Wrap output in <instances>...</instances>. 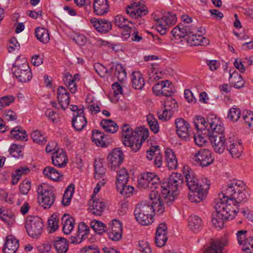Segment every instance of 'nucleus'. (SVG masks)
<instances>
[{"label":"nucleus","mask_w":253,"mask_h":253,"mask_svg":"<svg viewBox=\"0 0 253 253\" xmlns=\"http://www.w3.org/2000/svg\"><path fill=\"white\" fill-rule=\"evenodd\" d=\"M197 122H194L195 127L198 129L205 130L207 129L208 125L207 123V119L206 120L201 116L197 117Z\"/></svg>","instance_id":"55"},{"label":"nucleus","mask_w":253,"mask_h":253,"mask_svg":"<svg viewBox=\"0 0 253 253\" xmlns=\"http://www.w3.org/2000/svg\"><path fill=\"white\" fill-rule=\"evenodd\" d=\"M116 189L121 195L124 196H126L127 194L131 193L134 189L132 186L129 185L127 186L126 184H125V185L121 187H116Z\"/></svg>","instance_id":"61"},{"label":"nucleus","mask_w":253,"mask_h":253,"mask_svg":"<svg viewBox=\"0 0 253 253\" xmlns=\"http://www.w3.org/2000/svg\"><path fill=\"white\" fill-rule=\"evenodd\" d=\"M227 143L228 144L226 146V148L232 157L235 158H239L243 150V147L241 143L235 141L231 138L228 139V141Z\"/></svg>","instance_id":"21"},{"label":"nucleus","mask_w":253,"mask_h":253,"mask_svg":"<svg viewBox=\"0 0 253 253\" xmlns=\"http://www.w3.org/2000/svg\"><path fill=\"white\" fill-rule=\"evenodd\" d=\"M72 125L76 131H82L86 126L87 120L85 118L84 110H80L79 112L73 114Z\"/></svg>","instance_id":"19"},{"label":"nucleus","mask_w":253,"mask_h":253,"mask_svg":"<svg viewBox=\"0 0 253 253\" xmlns=\"http://www.w3.org/2000/svg\"><path fill=\"white\" fill-rule=\"evenodd\" d=\"M19 246L18 240L13 235H8L6 238L3 252V253H15Z\"/></svg>","instance_id":"25"},{"label":"nucleus","mask_w":253,"mask_h":253,"mask_svg":"<svg viewBox=\"0 0 253 253\" xmlns=\"http://www.w3.org/2000/svg\"><path fill=\"white\" fill-rule=\"evenodd\" d=\"M147 121L150 128L154 133H157L159 131V126L157 120L153 114H149L147 116Z\"/></svg>","instance_id":"45"},{"label":"nucleus","mask_w":253,"mask_h":253,"mask_svg":"<svg viewBox=\"0 0 253 253\" xmlns=\"http://www.w3.org/2000/svg\"><path fill=\"white\" fill-rule=\"evenodd\" d=\"M195 27H190L188 25H184V24H179L174 27L171 31V33L174 37H178L179 38L188 37L189 35L196 31Z\"/></svg>","instance_id":"17"},{"label":"nucleus","mask_w":253,"mask_h":253,"mask_svg":"<svg viewBox=\"0 0 253 253\" xmlns=\"http://www.w3.org/2000/svg\"><path fill=\"white\" fill-rule=\"evenodd\" d=\"M138 185L143 189H157L162 184L159 176L154 172H148L140 175L138 179ZM161 191V189H160Z\"/></svg>","instance_id":"8"},{"label":"nucleus","mask_w":253,"mask_h":253,"mask_svg":"<svg viewBox=\"0 0 253 253\" xmlns=\"http://www.w3.org/2000/svg\"><path fill=\"white\" fill-rule=\"evenodd\" d=\"M10 155L14 158H19L23 155L22 154V146L13 144L9 150Z\"/></svg>","instance_id":"57"},{"label":"nucleus","mask_w":253,"mask_h":253,"mask_svg":"<svg viewBox=\"0 0 253 253\" xmlns=\"http://www.w3.org/2000/svg\"><path fill=\"white\" fill-rule=\"evenodd\" d=\"M192 159L198 164L203 167L209 166L213 161L211 153L210 150L206 149L198 151L193 155Z\"/></svg>","instance_id":"11"},{"label":"nucleus","mask_w":253,"mask_h":253,"mask_svg":"<svg viewBox=\"0 0 253 253\" xmlns=\"http://www.w3.org/2000/svg\"><path fill=\"white\" fill-rule=\"evenodd\" d=\"M35 36L37 39L43 43H47L50 40L48 31L43 27H38L35 29Z\"/></svg>","instance_id":"39"},{"label":"nucleus","mask_w":253,"mask_h":253,"mask_svg":"<svg viewBox=\"0 0 253 253\" xmlns=\"http://www.w3.org/2000/svg\"><path fill=\"white\" fill-rule=\"evenodd\" d=\"M121 128L124 145L129 147L132 151L135 152L140 149L143 141L149 136L148 128L144 126L137 128L134 131L127 124H124Z\"/></svg>","instance_id":"2"},{"label":"nucleus","mask_w":253,"mask_h":253,"mask_svg":"<svg viewBox=\"0 0 253 253\" xmlns=\"http://www.w3.org/2000/svg\"><path fill=\"white\" fill-rule=\"evenodd\" d=\"M114 23L116 26L123 28L128 26L127 23H131V22L128 21L127 19L122 15H117L115 18Z\"/></svg>","instance_id":"54"},{"label":"nucleus","mask_w":253,"mask_h":253,"mask_svg":"<svg viewBox=\"0 0 253 253\" xmlns=\"http://www.w3.org/2000/svg\"><path fill=\"white\" fill-rule=\"evenodd\" d=\"M241 116V111L239 108H231L228 114L227 117L233 122H237Z\"/></svg>","instance_id":"52"},{"label":"nucleus","mask_w":253,"mask_h":253,"mask_svg":"<svg viewBox=\"0 0 253 253\" xmlns=\"http://www.w3.org/2000/svg\"><path fill=\"white\" fill-rule=\"evenodd\" d=\"M226 244L225 241L219 240H212L210 245L205 248L203 253H223Z\"/></svg>","instance_id":"24"},{"label":"nucleus","mask_w":253,"mask_h":253,"mask_svg":"<svg viewBox=\"0 0 253 253\" xmlns=\"http://www.w3.org/2000/svg\"><path fill=\"white\" fill-rule=\"evenodd\" d=\"M59 219L57 216L52 214L48 219V226L50 228V232H54L58 228Z\"/></svg>","instance_id":"53"},{"label":"nucleus","mask_w":253,"mask_h":253,"mask_svg":"<svg viewBox=\"0 0 253 253\" xmlns=\"http://www.w3.org/2000/svg\"><path fill=\"white\" fill-rule=\"evenodd\" d=\"M233 219V216L230 217L226 214L222 213H219L218 212H212L211 222L214 226L219 229H221L223 227L224 222L227 220H230Z\"/></svg>","instance_id":"29"},{"label":"nucleus","mask_w":253,"mask_h":253,"mask_svg":"<svg viewBox=\"0 0 253 253\" xmlns=\"http://www.w3.org/2000/svg\"><path fill=\"white\" fill-rule=\"evenodd\" d=\"M31 137L34 142L41 145H43L46 142L45 137L41 134L40 131L36 130L31 133Z\"/></svg>","instance_id":"51"},{"label":"nucleus","mask_w":253,"mask_h":253,"mask_svg":"<svg viewBox=\"0 0 253 253\" xmlns=\"http://www.w3.org/2000/svg\"><path fill=\"white\" fill-rule=\"evenodd\" d=\"M90 227L98 234H102L106 231V226L102 222L94 220L90 223Z\"/></svg>","instance_id":"47"},{"label":"nucleus","mask_w":253,"mask_h":253,"mask_svg":"<svg viewBox=\"0 0 253 253\" xmlns=\"http://www.w3.org/2000/svg\"><path fill=\"white\" fill-rule=\"evenodd\" d=\"M249 194L245 189L242 181L234 179L228 183L219 195L221 202L215 205V211L213 212L225 214L227 203L231 202L234 206H239L242 202H246Z\"/></svg>","instance_id":"1"},{"label":"nucleus","mask_w":253,"mask_h":253,"mask_svg":"<svg viewBox=\"0 0 253 253\" xmlns=\"http://www.w3.org/2000/svg\"><path fill=\"white\" fill-rule=\"evenodd\" d=\"M75 185L73 184L69 185L66 189L63 195L62 204L64 206H68L74 192Z\"/></svg>","instance_id":"44"},{"label":"nucleus","mask_w":253,"mask_h":253,"mask_svg":"<svg viewBox=\"0 0 253 253\" xmlns=\"http://www.w3.org/2000/svg\"><path fill=\"white\" fill-rule=\"evenodd\" d=\"M52 164L59 168L64 167L67 163V158L65 152L61 150V152L59 150L53 152L51 157Z\"/></svg>","instance_id":"27"},{"label":"nucleus","mask_w":253,"mask_h":253,"mask_svg":"<svg viewBox=\"0 0 253 253\" xmlns=\"http://www.w3.org/2000/svg\"><path fill=\"white\" fill-rule=\"evenodd\" d=\"M0 214H1L0 215V218L5 223L8 225H10L13 224L15 218L14 215L13 213L8 212V211H6L5 213H3L0 209Z\"/></svg>","instance_id":"50"},{"label":"nucleus","mask_w":253,"mask_h":253,"mask_svg":"<svg viewBox=\"0 0 253 253\" xmlns=\"http://www.w3.org/2000/svg\"><path fill=\"white\" fill-rule=\"evenodd\" d=\"M95 175L96 179H99L102 178L105 174L106 169L100 162L95 163L94 165Z\"/></svg>","instance_id":"49"},{"label":"nucleus","mask_w":253,"mask_h":253,"mask_svg":"<svg viewBox=\"0 0 253 253\" xmlns=\"http://www.w3.org/2000/svg\"><path fill=\"white\" fill-rule=\"evenodd\" d=\"M176 133L181 139L184 140L189 139V129L190 125L182 118H178L175 121Z\"/></svg>","instance_id":"13"},{"label":"nucleus","mask_w":253,"mask_h":253,"mask_svg":"<svg viewBox=\"0 0 253 253\" xmlns=\"http://www.w3.org/2000/svg\"><path fill=\"white\" fill-rule=\"evenodd\" d=\"M202 225L200 217L197 215H191L188 218V226L193 231H198Z\"/></svg>","instance_id":"43"},{"label":"nucleus","mask_w":253,"mask_h":253,"mask_svg":"<svg viewBox=\"0 0 253 253\" xmlns=\"http://www.w3.org/2000/svg\"><path fill=\"white\" fill-rule=\"evenodd\" d=\"M187 42L191 45H199L203 44H209V40L201 35H197L193 33L189 35L188 37L186 39Z\"/></svg>","instance_id":"32"},{"label":"nucleus","mask_w":253,"mask_h":253,"mask_svg":"<svg viewBox=\"0 0 253 253\" xmlns=\"http://www.w3.org/2000/svg\"><path fill=\"white\" fill-rule=\"evenodd\" d=\"M89 206L90 212L97 216L102 215L106 207L104 202L96 199H92V201H89Z\"/></svg>","instance_id":"26"},{"label":"nucleus","mask_w":253,"mask_h":253,"mask_svg":"<svg viewBox=\"0 0 253 253\" xmlns=\"http://www.w3.org/2000/svg\"><path fill=\"white\" fill-rule=\"evenodd\" d=\"M229 80L230 84H233L234 87L236 88H240L244 86V81L242 77L236 71L232 73L229 72Z\"/></svg>","instance_id":"40"},{"label":"nucleus","mask_w":253,"mask_h":253,"mask_svg":"<svg viewBox=\"0 0 253 253\" xmlns=\"http://www.w3.org/2000/svg\"><path fill=\"white\" fill-rule=\"evenodd\" d=\"M126 13L129 14L132 18L137 19L145 15L148 11L145 7H140V2H134L128 5L126 10Z\"/></svg>","instance_id":"14"},{"label":"nucleus","mask_w":253,"mask_h":253,"mask_svg":"<svg viewBox=\"0 0 253 253\" xmlns=\"http://www.w3.org/2000/svg\"><path fill=\"white\" fill-rule=\"evenodd\" d=\"M129 174L126 168H122L117 170L116 187H121L126 184L128 182Z\"/></svg>","instance_id":"34"},{"label":"nucleus","mask_w":253,"mask_h":253,"mask_svg":"<svg viewBox=\"0 0 253 253\" xmlns=\"http://www.w3.org/2000/svg\"><path fill=\"white\" fill-rule=\"evenodd\" d=\"M200 187V189L193 191V192H191V193L189 194V199L191 202L198 203L206 197L210 188V184L203 183V185Z\"/></svg>","instance_id":"15"},{"label":"nucleus","mask_w":253,"mask_h":253,"mask_svg":"<svg viewBox=\"0 0 253 253\" xmlns=\"http://www.w3.org/2000/svg\"><path fill=\"white\" fill-rule=\"evenodd\" d=\"M124 158V155L120 148L114 149L107 157L109 167L112 170H115L123 163Z\"/></svg>","instance_id":"12"},{"label":"nucleus","mask_w":253,"mask_h":253,"mask_svg":"<svg viewBox=\"0 0 253 253\" xmlns=\"http://www.w3.org/2000/svg\"><path fill=\"white\" fill-rule=\"evenodd\" d=\"M132 86L135 89L141 90L145 85L144 79L140 72H134L131 75Z\"/></svg>","instance_id":"35"},{"label":"nucleus","mask_w":253,"mask_h":253,"mask_svg":"<svg viewBox=\"0 0 253 253\" xmlns=\"http://www.w3.org/2000/svg\"><path fill=\"white\" fill-rule=\"evenodd\" d=\"M185 177L187 185L191 192L200 189L201 188L200 187L203 185V183H208L206 179H205V181H202L199 182L198 179L192 171H188L186 173Z\"/></svg>","instance_id":"22"},{"label":"nucleus","mask_w":253,"mask_h":253,"mask_svg":"<svg viewBox=\"0 0 253 253\" xmlns=\"http://www.w3.org/2000/svg\"><path fill=\"white\" fill-rule=\"evenodd\" d=\"M28 235L32 238L38 239L43 231V224L39 216H28L25 224Z\"/></svg>","instance_id":"5"},{"label":"nucleus","mask_w":253,"mask_h":253,"mask_svg":"<svg viewBox=\"0 0 253 253\" xmlns=\"http://www.w3.org/2000/svg\"><path fill=\"white\" fill-rule=\"evenodd\" d=\"M138 250L142 253H151L152 251L147 242L141 241L139 243Z\"/></svg>","instance_id":"64"},{"label":"nucleus","mask_w":253,"mask_h":253,"mask_svg":"<svg viewBox=\"0 0 253 253\" xmlns=\"http://www.w3.org/2000/svg\"><path fill=\"white\" fill-rule=\"evenodd\" d=\"M109 231L122 232V223L116 219H113L112 223L109 224Z\"/></svg>","instance_id":"60"},{"label":"nucleus","mask_w":253,"mask_h":253,"mask_svg":"<svg viewBox=\"0 0 253 253\" xmlns=\"http://www.w3.org/2000/svg\"><path fill=\"white\" fill-rule=\"evenodd\" d=\"M242 250L244 253L253 252V236L248 238L243 244Z\"/></svg>","instance_id":"56"},{"label":"nucleus","mask_w":253,"mask_h":253,"mask_svg":"<svg viewBox=\"0 0 253 253\" xmlns=\"http://www.w3.org/2000/svg\"><path fill=\"white\" fill-rule=\"evenodd\" d=\"M53 245L57 253H66L69 249L68 241L63 237H55Z\"/></svg>","instance_id":"30"},{"label":"nucleus","mask_w":253,"mask_h":253,"mask_svg":"<svg viewBox=\"0 0 253 253\" xmlns=\"http://www.w3.org/2000/svg\"><path fill=\"white\" fill-rule=\"evenodd\" d=\"M63 231L66 234L71 233L74 227L75 221L74 218L69 214H64L62 218Z\"/></svg>","instance_id":"31"},{"label":"nucleus","mask_w":253,"mask_h":253,"mask_svg":"<svg viewBox=\"0 0 253 253\" xmlns=\"http://www.w3.org/2000/svg\"><path fill=\"white\" fill-rule=\"evenodd\" d=\"M63 81L65 85L68 87H70L71 85H73V87L70 88V92L72 93H74L76 92V84L71 75L68 73H66L64 75Z\"/></svg>","instance_id":"46"},{"label":"nucleus","mask_w":253,"mask_h":253,"mask_svg":"<svg viewBox=\"0 0 253 253\" xmlns=\"http://www.w3.org/2000/svg\"><path fill=\"white\" fill-rule=\"evenodd\" d=\"M112 72L119 82H123L126 77V73L122 64L117 63L111 68Z\"/></svg>","instance_id":"41"},{"label":"nucleus","mask_w":253,"mask_h":253,"mask_svg":"<svg viewBox=\"0 0 253 253\" xmlns=\"http://www.w3.org/2000/svg\"><path fill=\"white\" fill-rule=\"evenodd\" d=\"M105 135L103 132L97 129H93L92 133V141L98 147H107L109 143L104 140Z\"/></svg>","instance_id":"33"},{"label":"nucleus","mask_w":253,"mask_h":253,"mask_svg":"<svg viewBox=\"0 0 253 253\" xmlns=\"http://www.w3.org/2000/svg\"><path fill=\"white\" fill-rule=\"evenodd\" d=\"M80 253H100V251L96 245H92L83 248Z\"/></svg>","instance_id":"62"},{"label":"nucleus","mask_w":253,"mask_h":253,"mask_svg":"<svg viewBox=\"0 0 253 253\" xmlns=\"http://www.w3.org/2000/svg\"><path fill=\"white\" fill-rule=\"evenodd\" d=\"M207 123L208 125L207 128L208 133L217 131L222 132L224 130V128L220 118L215 115H209L207 117Z\"/></svg>","instance_id":"16"},{"label":"nucleus","mask_w":253,"mask_h":253,"mask_svg":"<svg viewBox=\"0 0 253 253\" xmlns=\"http://www.w3.org/2000/svg\"><path fill=\"white\" fill-rule=\"evenodd\" d=\"M31 189V182L28 180H24L19 185L20 192L23 195H26Z\"/></svg>","instance_id":"63"},{"label":"nucleus","mask_w":253,"mask_h":253,"mask_svg":"<svg viewBox=\"0 0 253 253\" xmlns=\"http://www.w3.org/2000/svg\"><path fill=\"white\" fill-rule=\"evenodd\" d=\"M150 201H147L151 207H153V217L155 213L160 215L163 213L165 208L163 204L165 203L169 206L170 204L164 202V198L161 200L159 192L158 190H152L149 194Z\"/></svg>","instance_id":"10"},{"label":"nucleus","mask_w":253,"mask_h":253,"mask_svg":"<svg viewBox=\"0 0 253 253\" xmlns=\"http://www.w3.org/2000/svg\"><path fill=\"white\" fill-rule=\"evenodd\" d=\"M183 182L182 175L179 173H172L167 182L161 185L162 196L164 197V202L171 204L178 195L179 187Z\"/></svg>","instance_id":"3"},{"label":"nucleus","mask_w":253,"mask_h":253,"mask_svg":"<svg viewBox=\"0 0 253 253\" xmlns=\"http://www.w3.org/2000/svg\"><path fill=\"white\" fill-rule=\"evenodd\" d=\"M10 133L13 138L24 140L27 137L26 131L20 126H17L11 130Z\"/></svg>","instance_id":"42"},{"label":"nucleus","mask_w":253,"mask_h":253,"mask_svg":"<svg viewBox=\"0 0 253 253\" xmlns=\"http://www.w3.org/2000/svg\"><path fill=\"white\" fill-rule=\"evenodd\" d=\"M39 198L41 197V204L44 209H49L55 200L54 188L46 184L40 185L37 188Z\"/></svg>","instance_id":"6"},{"label":"nucleus","mask_w":253,"mask_h":253,"mask_svg":"<svg viewBox=\"0 0 253 253\" xmlns=\"http://www.w3.org/2000/svg\"><path fill=\"white\" fill-rule=\"evenodd\" d=\"M168 240L167 227L165 223H161L157 228L155 243L158 247L164 246Z\"/></svg>","instance_id":"18"},{"label":"nucleus","mask_w":253,"mask_h":253,"mask_svg":"<svg viewBox=\"0 0 253 253\" xmlns=\"http://www.w3.org/2000/svg\"><path fill=\"white\" fill-rule=\"evenodd\" d=\"M93 9L98 15H103L108 12L109 5L108 0H94Z\"/></svg>","instance_id":"28"},{"label":"nucleus","mask_w":253,"mask_h":253,"mask_svg":"<svg viewBox=\"0 0 253 253\" xmlns=\"http://www.w3.org/2000/svg\"><path fill=\"white\" fill-rule=\"evenodd\" d=\"M152 208L147 201H142L136 205L134 214L140 224L148 225L153 222Z\"/></svg>","instance_id":"4"},{"label":"nucleus","mask_w":253,"mask_h":253,"mask_svg":"<svg viewBox=\"0 0 253 253\" xmlns=\"http://www.w3.org/2000/svg\"><path fill=\"white\" fill-rule=\"evenodd\" d=\"M43 173L46 177L55 181L60 180L63 176L58 170L51 167H46L43 170Z\"/></svg>","instance_id":"38"},{"label":"nucleus","mask_w":253,"mask_h":253,"mask_svg":"<svg viewBox=\"0 0 253 253\" xmlns=\"http://www.w3.org/2000/svg\"><path fill=\"white\" fill-rule=\"evenodd\" d=\"M14 97L12 95L4 96L0 97V108L2 109L14 101Z\"/></svg>","instance_id":"58"},{"label":"nucleus","mask_w":253,"mask_h":253,"mask_svg":"<svg viewBox=\"0 0 253 253\" xmlns=\"http://www.w3.org/2000/svg\"><path fill=\"white\" fill-rule=\"evenodd\" d=\"M209 139L212 144L214 151L218 154L223 153L228 144V139L225 138L224 131H214L208 134Z\"/></svg>","instance_id":"9"},{"label":"nucleus","mask_w":253,"mask_h":253,"mask_svg":"<svg viewBox=\"0 0 253 253\" xmlns=\"http://www.w3.org/2000/svg\"><path fill=\"white\" fill-rule=\"evenodd\" d=\"M158 118L162 121H167L169 120L171 116V111L170 109H165L164 110L161 111H158L157 112Z\"/></svg>","instance_id":"59"},{"label":"nucleus","mask_w":253,"mask_h":253,"mask_svg":"<svg viewBox=\"0 0 253 253\" xmlns=\"http://www.w3.org/2000/svg\"><path fill=\"white\" fill-rule=\"evenodd\" d=\"M166 26H169L173 25L176 22V15L171 13H168L159 19Z\"/></svg>","instance_id":"48"},{"label":"nucleus","mask_w":253,"mask_h":253,"mask_svg":"<svg viewBox=\"0 0 253 253\" xmlns=\"http://www.w3.org/2000/svg\"><path fill=\"white\" fill-rule=\"evenodd\" d=\"M100 126L107 132L114 133L119 128L117 124L110 119H103L100 122Z\"/></svg>","instance_id":"37"},{"label":"nucleus","mask_w":253,"mask_h":253,"mask_svg":"<svg viewBox=\"0 0 253 253\" xmlns=\"http://www.w3.org/2000/svg\"><path fill=\"white\" fill-rule=\"evenodd\" d=\"M23 63L21 65L14 63L12 70L13 74L19 82L25 83L30 81L32 74L26 58L22 59Z\"/></svg>","instance_id":"7"},{"label":"nucleus","mask_w":253,"mask_h":253,"mask_svg":"<svg viewBox=\"0 0 253 253\" xmlns=\"http://www.w3.org/2000/svg\"><path fill=\"white\" fill-rule=\"evenodd\" d=\"M166 160L169 169H175L177 168V161L173 151L167 148L165 151Z\"/></svg>","instance_id":"36"},{"label":"nucleus","mask_w":253,"mask_h":253,"mask_svg":"<svg viewBox=\"0 0 253 253\" xmlns=\"http://www.w3.org/2000/svg\"><path fill=\"white\" fill-rule=\"evenodd\" d=\"M90 22L95 29L100 33H106L112 29V23L104 19L92 18Z\"/></svg>","instance_id":"20"},{"label":"nucleus","mask_w":253,"mask_h":253,"mask_svg":"<svg viewBox=\"0 0 253 253\" xmlns=\"http://www.w3.org/2000/svg\"><path fill=\"white\" fill-rule=\"evenodd\" d=\"M57 100L61 108L65 110L70 102V94L65 87L59 86L57 89Z\"/></svg>","instance_id":"23"}]
</instances>
